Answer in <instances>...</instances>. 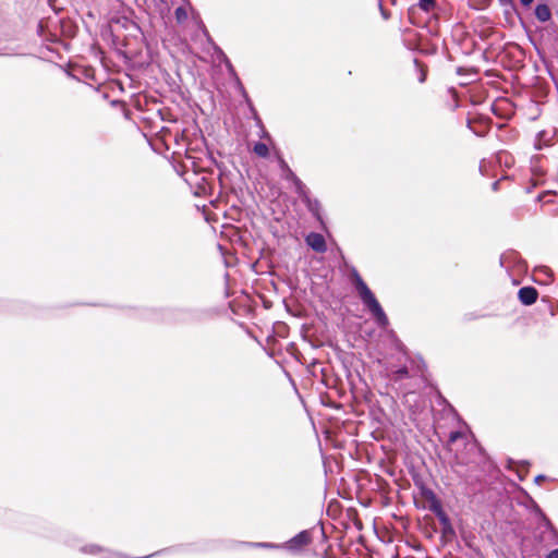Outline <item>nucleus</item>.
<instances>
[{
  "mask_svg": "<svg viewBox=\"0 0 558 558\" xmlns=\"http://www.w3.org/2000/svg\"><path fill=\"white\" fill-rule=\"evenodd\" d=\"M355 288L357 293L362 300V302L368 307L372 312L373 316L377 320L380 326H386L388 324V318L384 313L380 304L374 296L373 292L368 289L365 282L362 280L360 276H355Z\"/></svg>",
  "mask_w": 558,
  "mask_h": 558,
  "instance_id": "obj_1",
  "label": "nucleus"
},
{
  "mask_svg": "<svg viewBox=\"0 0 558 558\" xmlns=\"http://www.w3.org/2000/svg\"><path fill=\"white\" fill-rule=\"evenodd\" d=\"M306 243L316 252L322 253L326 251L325 239L319 233H310L306 236Z\"/></svg>",
  "mask_w": 558,
  "mask_h": 558,
  "instance_id": "obj_2",
  "label": "nucleus"
},
{
  "mask_svg": "<svg viewBox=\"0 0 558 558\" xmlns=\"http://www.w3.org/2000/svg\"><path fill=\"white\" fill-rule=\"evenodd\" d=\"M519 299L525 305L533 304L537 299V291L532 287H524L519 290Z\"/></svg>",
  "mask_w": 558,
  "mask_h": 558,
  "instance_id": "obj_3",
  "label": "nucleus"
},
{
  "mask_svg": "<svg viewBox=\"0 0 558 558\" xmlns=\"http://www.w3.org/2000/svg\"><path fill=\"white\" fill-rule=\"evenodd\" d=\"M535 15L541 22H547L550 16V10L546 4H538L535 9Z\"/></svg>",
  "mask_w": 558,
  "mask_h": 558,
  "instance_id": "obj_4",
  "label": "nucleus"
},
{
  "mask_svg": "<svg viewBox=\"0 0 558 558\" xmlns=\"http://www.w3.org/2000/svg\"><path fill=\"white\" fill-rule=\"evenodd\" d=\"M254 153L259 157H266L268 155V147L264 143H257L254 146Z\"/></svg>",
  "mask_w": 558,
  "mask_h": 558,
  "instance_id": "obj_5",
  "label": "nucleus"
},
{
  "mask_svg": "<svg viewBox=\"0 0 558 558\" xmlns=\"http://www.w3.org/2000/svg\"><path fill=\"white\" fill-rule=\"evenodd\" d=\"M434 5V0H420V7L424 11H429Z\"/></svg>",
  "mask_w": 558,
  "mask_h": 558,
  "instance_id": "obj_6",
  "label": "nucleus"
},
{
  "mask_svg": "<svg viewBox=\"0 0 558 558\" xmlns=\"http://www.w3.org/2000/svg\"><path fill=\"white\" fill-rule=\"evenodd\" d=\"M299 539H300V542H302L304 544L308 543V541H310L308 536L305 533L300 534Z\"/></svg>",
  "mask_w": 558,
  "mask_h": 558,
  "instance_id": "obj_7",
  "label": "nucleus"
},
{
  "mask_svg": "<svg viewBox=\"0 0 558 558\" xmlns=\"http://www.w3.org/2000/svg\"><path fill=\"white\" fill-rule=\"evenodd\" d=\"M547 558H558V549H554V550H551V551L548 554Z\"/></svg>",
  "mask_w": 558,
  "mask_h": 558,
  "instance_id": "obj_8",
  "label": "nucleus"
},
{
  "mask_svg": "<svg viewBox=\"0 0 558 558\" xmlns=\"http://www.w3.org/2000/svg\"><path fill=\"white\" fill-rule=\"evenodd\" d=\"M280 163H281V167H282L283 169H286V170L288 171V173H289V174H291V175H292V172L288 169L287 163H286L283 160H281V159H280Z\"/></svg>",
  "mask_w": 558,
  "mask_h": 558,
  "instance_id": "obj_9",
  "label": "nucleus"
},
{
  "mask_svg": "<svg viewBox=\"0 0 558 558\" xmlns=\"http://www.w3.org/2000/svg\"><path fill=\"white\" fill-rule=\"evenodd\" d=\"M524 7H529L534 0H520Z\"/></svg>",
  "mask_w": 558,
  "mask_h": 558,
  "instance_id": "obj_10",
  "label": "nucleus"
},
{
  "mask_svg": "<svg viewBox=\"0 0 558 558\" xmlns=\"http://www.w3.org/2000/svg\"><path fill=\"white\" fill-rule=\"evenodd\" d=\"M439 514H440V517H441V521H442V522H446V521H447L446 517H445L441 512H440Z\"/></svg>",
  "mask_w": 558,
  "mask_h": 558,
  "instance_id": "obj_11",
  "label": "nucleus"
},
{
  "mask_svg": "<svg viewBox=\"0 0 558 558\" xmlns=\"http://www.w3.org/2000/svg\"><path fill=\"white\" fill-rule=\"evenodd\" d=\"M181 12H182V9H178L177 10V15L179 16V13H181Z\"/></svg>",
  "mask_w": 558,
  "mask_h": 558,
  "instance_id": "obj_12",
  "label": "nucleus"
}]
</instances>
